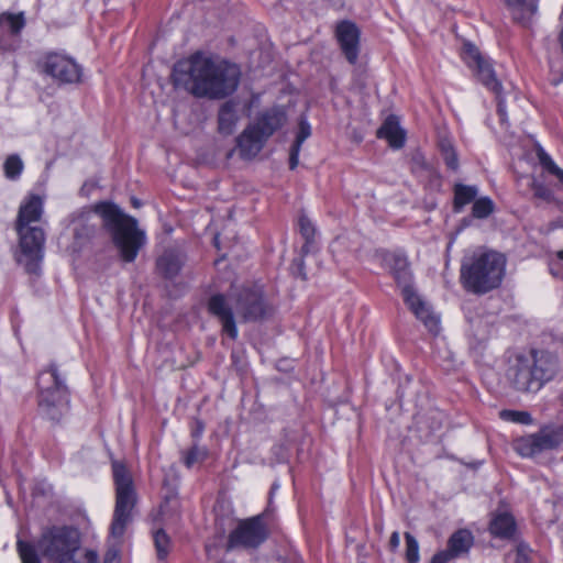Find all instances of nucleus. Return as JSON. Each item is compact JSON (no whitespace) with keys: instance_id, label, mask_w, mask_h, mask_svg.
<instances>
[{"instance_id":"nucleus-32","label":"nucleus","mask_w":563,"mask_h":563,"mask_svg":"<svg viewBox=\"0 0 563 563\" xmlns=\"http://www.w3.org/2000/svg\"><path fill=\"white\" fill-rule=\"evenodd\" d=\"M18 551L22 563H41L35 548L23 541H18Z\"/></svg>"},{"instance_id":"nucleus-6","label":"nucleus","mask_w":563,"mask_h":563,"mask_svg":"<svg viewBox=\"0 0 563 563\" xmlns=\"http://www.w3.org/2000/svg\"><path fill=\"white\" fill-rule=\"evenodd\" d=\"M506 268V258L498 252H486L464 263L461 268V279L466 289L484 294L498 287Z\"/></svg>"},{"instance_id":"nucleus-42","label":"nucleus","mask_w":563,"mask_h":563,"mask_svg":"<svg viewBox=\"0 0 563 563\" xmlns=\"http://www.w3.org/2000/svg\"><path fill=\"white\" fill-rule=\"evenodd\" d=\"M300 148L301 147H299V145H292L291 146L290 157H289L290 169H295L297 167V165H298V158H299Z\"/></svg>"},{"instance_id":"nucleus-16","label":"nucleus","mask_w":563,"mask_h":563,"mask_svg":"<svg viewBox=\"0 0 563 563\" xmlns=\"http://www.w3.org/2000/svg\"><path fill=\"white\" fill-rule=\"evenodd\" d=\"M44 212V199L38 195L30 194L20 205L15 228L41 227Z\"/></svg>"},{"instance_id":"nucleus-7","label":"nucleus","mask_w":563,"mask_h":563,"mask_svg":"<svg viewBox=\"0 0 563 563\" xmlns=\"http://www.w3.org/2000/svg\"><path fill=\"white\" fill-rule=\"evenodd\" d=\"M112 476L115 488V506L111 523V536L121 538L132 520L137 494L133 477L126 466L118 461L112 463Z\"/></svg>"},{"instance_id":"nucleus-26","label":"nucleus","mask_w":563,"mask_h":563,"mask_svg":"<svg viewBox=\"0 0 563 563\" xmlns=\"http://www.w3.org/2000/svg\"><path fill=\"white\" fill-rule=\"evenodd\" d=\"M473 544V536L467 530H459L449 540V548L455 555L467 553Z\"/></svg>"},{"instance_id":"nucleus-24","label":"nucleus","mask_w":563,"mask_h":563,"mask_svg":"<svg viewBox=\"0 0 563 563\" xmlns=\"http://www.w3.org/2000/svg\"><path fill=\"white\" fill-rule=\"evenodd\" d=\"M514 18L519 21L530 19L537 10V0H505Z\"/></svg>"},{"instance_id":"nucleus-9","label":"nucleus","mask_w":563,"mask_h":563,"mask_svg":"<svg viewBox=\"0 0 563 563\" xmlns=\"http://www.w3.org/2000/svg\"><path fill=\"white\" fill-rule=\"evenodd\" d=\"M15 230L19 236L16 261L29 273H36L44 256V231L41 227H21Z\"/></svg>"},{"instance_id":"nucleus-2","label":"nucleus","mask_w":563,"mask_h":563,"mask_svg":"<svg viewBox=\"0 0 563 563\" xmlns=\"http://www.w3.org/2000/svg\"><path fill=\"white\" fill-rule=\"evenodd\" d=\"M93 212L101 217L120 257L126 263L133 262L146 241L145 233L137 228L136 220L110 202L96 205Z\"/></svg>"},{"instance_id":"nucleus-4","label":"nucleus","mask_w":563,"mask_h":563,"mask_svg":"<svg viewBox=\"0 0 563 563\" xmlns=\"http://www.w3.org/2000/svg\"><path fill=\"white\" fill-rule=\"evenodd\" d=\"M556 369L555 360L548 353L530 351L516 355L507 369V379L520 391H538Z\"/></svg>"},{"instance_id":"nucleus-20","label":"nucleus","mask_w":563,"mask_h":563,"mask_svg":"<svg viewBox=\"0 0 563 563\" xmlns=\"http://www.w3.org/2000/svg\"><path fill=\"white\" fill-rule=\"evenodd\" d=\"M489 532L499 539H511L516 533V521L506 510L496 511L489 522Z\"/></svg>"},{"instance_id":"nucleus-3","label":"nucleus","mask_w":563,"mask_h":563,"mask_svg":"<svg viewBox=\"0 0 563 563\" xmlns=\"http://www.w3.org/2000/svg\"><path fill=\"white\" fill-rule=\"evenodd\" d=\"M80 545L78 530L70 527H53L37 541L38 552L52 563H98L97 554Z\"/></svg>"},{"instance_id":"nucleus-1","label":"nucleus","mask_w":563,"mask_h":563,"mask_svg":"<svg viewBox=\"0 0 563 563\" xmlns=\"http://www.w3.org/2000/svg\"><path fill=\"white\" fill-rule=\"evenodd\" d=\"M173 78L196 97L222 99L236 90L241 70L235 64L196 53L174 66Z\"/></svg>"},{"instance_id":"nucleus-29","label":"nucleus","mask_w":563,"mask_h":563,"mask_svg":"<svg viewBox=\"0 0 563 563\" xmlns=\"http://www.w3.org/2000/svg\"><path fill=\"white\" fill-rule=\"evenodd\" d=\"M24 164L16 154L8 156L3 164L4 175L11 180L18 179L21 176Z\"/></svg>"},{"instance_id":"nucleus-39","label":"nucleus","mask_w":563,"mask_h":563,"mask_svg":"<svg viewBox=\"0 0 563 563\" xmlns=\"http://www.w3.org/2000/svg\"><path fill=\"white\" fill-rule=\"evenodd\" d=\"M310 124L306 120H301L299 123V131L297 133L294 145H299V147H301L302 143L310 136Z\"/></svg>"},{"instance_id":"nucleus-27","label":"nucleus","mask_w":563,"mask_h":563,"mask_svg":"<svg viewBox=\"0 0 563 563\" xmlns=\"http://www.w3.org/2000/svg\"><path fill=\"white\" fill-rule=\"evenodd\" d=\"M24 16L22 13H2L0 15V31L9 32L13 35L20 33L24 26Z\"/></svg>"},{"instance_id":"nucleus-49","label":"nucleus","mask_w":563,"mask_h":563,"mask_svg":"<svg viewBox=\"0 0 563 563\" xmlns=\"http://www.w3.org/2000/svg\"><path fill=\"white\" fill-rule=\"evenodd\" d=\"M558 256H559L560 260L563 261V250L558 253Z\"/></svg>"},{"instance_id":"nucleus-35","label":"nucleus","mask_w":563,"mask_h":563,"mask_svg":"<svg viewBox=\"0 0 563 563\" xmlns=\"http://www.w3.org/2000/svg\"><path fill=\"white\" fill-rule=\"evenodd\" d=\"M538 156L541 165L563 183V169H561L543 150L538 152Z\"/></svg>"},{"instance_id":"nucleus-28","label":"nucleus","mask_w":563,"mask_h":563,"mask_svg":"<svg viewBox=\"0 0 563 563\" xmlns=\"http://www.w3.org/2000/svg\"><path fill=\"white\" fill-rule=\"evenodd\" d=\"M477 196V188L474 186L456 185L454 188V205L456 210H461Z\"/></svg>"},{"instance_id":"nucleus-14","label":"nucleus","mask_w":563,"mask_h":563,"mask_svg":"<svg viewBox=\"0 0 563 563\" xmlns=\"http://www.w3.org/2000/svg\"><path fill=\"white\" fill-rule=\"evenodd\" d=\"M235 311L244 320H258L267 313V307L263 299L262 289H243L235 299Z\"/></svg>"},{"instance_id":"nucleus-12","label":"nucleus","mask_w":563,"mask_h":563,"mask_svg":"<svg viewBox=\"0 0 563 563\" xmlns=\"http://www.w3.org/2000/svg\"><path fill=\"white\" fill-rule=\"evenodd\" d=\"M560 443V432L550 428H544L537 433L517 439L514 442V449L522 457H532L544 451L556 448Z\"/></svg>"},{"instance_id":"nucleus-37","label":"nucleus","mask_w":563,"mask_h":563,"mask_svg":"<svg viewBox=\"0 0 563 563\" xmlns=\"http://www.w3.org/2000/svg\"><path fill=\"white\" fill-rule=\"evenodd\" d=\"M298 225L303 239L307 242H311L313 240L316 232L314 225L311 222V220L306 214H301L298 219Z\"/></svg>"},{"instance_id":"nucleus-48","label":"nucleus","mask_w":563,"mask_h":563,"mask_svg":"<svg viewBox=\"0 0 563 563\" xmlns=\"http://www.w3.org/2000/svg\"><path fill=\"white\" fill-rule=\"evenodd\" d=\"M279 488V485L277 483H275L273 486H272V490L275 492Z\"/></svg>"},{"instance_id":"nucleus-11","label":"nucleus","mask_w":563,"mask_h":563,"mask_svg":"<svg viewBox=\"0 0 563 563\" xmlns=\"http://www.w3.org/2000/svg\"><path fill=\"white\" fill-rule=\"evenodd\" d=\"M461 56L467 67L477 76L478 80L499 98L501 85L497 80L490 63L481 54L478 48L471 43H465Z\"/></svg>"},{"instance_id":"nucleus-25","label":"nucleus","mask_w":563,"mask_h":563,"mask_svg":"<svg viewBox=\"0 0 563 563\" xmlns=\"http://www.w3.org/2000/svg\"><path fill=\"white\" fill-rule=\"evenodd\" d=\"M91 212L82 211L74 219V235L78 243H82L85 240L90 238L93 233L95 225L90 224Z\"/></svg>"},{"instance_id":"nucleus-46","label":"nucleus","mask_w":563,"mask_h":563,"mask_svg":"<svg viewBox=\"0 0 563 563\" xmlns=\"http://www.w3.org/2000/svg\"><path fill=\"white\" fill-rule=\"evenodd\" d=\"M203 427L199 426V428L194 432L195 437H199L202 433Z\"/></svg>"},{"instance_id":"nucleus-23","label":"nucleus","mask_w":563,"mask_h":563,"mask_svg":"<svg viewBox=\"0 0 563 563\" xmlns=\"http://www.w3.org/2000/svg\"><path fill=\"white\" fill-rule=\"evenodd\" d=\"M181 265H183L181 255L174 251L165 252L157 260V271L159 272V274H162L166 278L175 277L179 273Z\"/></svg>"},{"instance_id":"nucleus-13","label":"nucleus","mask_w":563,"mask_h":563,"mask_svg":"<svg viewBox=\"0 0 563 563\" xmlns=\"http://www.w3.org/2000/svg\"><path fill=\"white\" fill-rule=\"evenodd\" d=\"M41 65L45 74L60 84H76L81 79L80 66L69 56L49 53L45 55Z\"/></svg>"},{"instance_id":"nucleus-33","label":"nucleus","mask_w":563,"mask_h":563,"mask_svg":"<svg viewBox=\"0 0 563 563\" xmlns=\"http://www.w3.org/2000/svg\"><path fill=\"white\" fill-rule=\"evenodd\" d=\"M499 416L503 420L516 423L530 424L532 422V417L527 411L503 410Z\"/></svg>"},{"instance_id":"nucleus-36","label":"nucleus","mask_w":563,"mask_h":563,"mask_svg":"<svg viewBox=\"0 0 563 563\" xmlns=\"http://www.w3.org/2000/svg\"><path fill=\"white\" fill-rule=\"evenodd\" d=\"M441 152L448 167L451 169H456L459 165L457 157L452 144L449 141L441 142Z\"/></svg>"},{"instance_id":"nucleus-31","label":"nucleus","mask_w":563,"mask_h":563,"mask_svg":"<svg viewBox=\"0 0 563 563\" xmlns=\"http://www.w3.org/2000/svg\"><path fill=\"white\" fill-rule=\"evenodd\" d=\"M493 201L485 197L474 201L472 212L475 218L484 219L487 218L493 212Z\"/></svg>"},{"instance_id":"nucleus-22","label":"nucleus","mask_w":563,"mask_h":563,"mask_svg":"<svg viewBox=\"0 0 563 563\" xmlns=\"http://www.w3.org/2000/svg\"><path fill=\"white\" fill-rule=\"evenodd\" d=\"M242 108L236 101L230 100L225 102L219 111V131L222 134L230 135L233 133Z\"/></svg>"},{"instance_id":"nucleus-10","label":"nucleus","mask_w":563,"mask_h":563,"mask_svg":"<svg viewBox=\"0 0 563 563\" xmlns=\"http://www.w3.org/2000/svg\"><path fill=\"white\" fill-rule=\"evenodd\" d=\"M267 538V529L261 516L241 521L230 533L229 548L254 549Z\"/></svg>"},{"instance_id":"nucleus-40","label":"nucleus","mask_w":563,"mask_h":563,"mask_svg":"<svg viewBox=\"0 0 563 563\" xmlns=\"http://www.w3.org/2000/svg\"><path fill=\"white\" fill-rule=\"evenodd\" d=\"M454 558H457V555H455V553H453V551L448 547V550L434 554L431 563H448Z\"/></svg>"},{"instance_id":"nucleus-50","label":"nucleus","mask_w":563,"mask_h":563,"mask_svg":"<svg viewBox=\"0 0 563 563\" xmlns=\"http://www.w3.org/2000/svg\"><path fill=\"white\" fill-rule=\"evenodd\" d=\"M133 206L134 207H139L140 206V203H139V201L136 199H133Z\"/></svg>"},{"instance_id":"nucleus-18","label":"nucleus","mask_w":563,"mask_h":563,"mask_svg":"<svg viewBox=\"0 0 563 563\" xmlns=\"http://www.w3.org/2000/svg\"><path fill=\"white\" fill-rule=\"evenodd\" d=\"M266 142L267 139L257 132L255 126L249 124L238 136L236 146L242 158L251 159L262 151Z\"/></svg>"},{"instance_id":"nucleus-8","label":"nucleus","mask_w":563,"mask_h":563,"mask_svg":"<svg viewBox=\"0 0 563 563\" xmlns=\"http://www.w3.org/2000/svg\"><path fill=\"white\" fill-rule=\"evenodd\" d=\"M37 386L38 412L48 420L59 421L68 412L69 399L67 388L59 378L57 369L52 366L42 371Z\"/></svg>"},{"instance_id":"nucleus-38","label":"nucleus","mask_w":563,"mask_h":563,"mask_svg":"<svg viewBox=\"0 0 563 563\" xmlns=\"http://www.w3.org/2000/svg\"><path fill=\"white\" fill-rule=\"evenodd\" d=\"M206 456H207V450L200 449L195 445L187 453H185L184 463L187 467H191L196 463L202 461Z\"/></svg>"},{"instance_id":"nucleus-41","label":"nucleus","mask_w":563,"mask_h":563,"mask_svg":"<svg viewBox=\"0 0 563 563\" xmlns=\"http://www.w3.org/2000/svg\"><path fill=\"white\" fill-rule=\"evenodd\" d=\"M530 549L526 543H519L517 547L518 563H525L528 559Z\"/></svg>"},{"instance_id":"nucleus-21","label":"nucleus","mask_w":563,"mask_h":563,"mask_svg":"<svg viewBox=\"0 0 563 563\" xmlns=\"http://www.w3.org/2000/svg\"><path fill=\"white\" fill-rule=\"evenodd\" d=\"M378 137L385 139L394 148H400L405 144L406 133L401 129L396 117H388L377 132Z\"/></svg>"},{"instance_id":"nucleus-17","label":"nucleus","mask_w":563,"mask_h":563,"mask_svg":"<svg viewBox=\"0 0 563 563\" xmlns=\"http://www.w3.org/2000/svg\"><path fill=\"white\" fill-rule=\"evenodd\" d=\"M286 121V111L282 107H273L262 111L251 125L268 140Z\"/></svg>"},{"instance_id":"nucleus-19","label":"nucleus","mask_w":563,"mask_h":563,"mask_svg":"<svg viewBox=\"0 0 563 563\" xmlns=\"http://www.w3.org/2000/svg\"><path fill=\"white\" fill-rule=\"evenodd\" d=\"M209 310L219 318L223 331L231 338L236 339L238 329L231 308L228 306L222 295H214L209 300Z\"/></svg>"},{"instance_id":"nucleus-5","label":"nucleus","mask_w":563,"mask_h":563,"mask_svg":"<svg viewBox=\"0 0 563 563\" xmlns=\"http://www.w3.org/2000/svg\"><path fill=\"white\" fill-rule=\"evenodd\" d=\"M384 264L401 287L404 300L409 309L423 322L430 332L438 333L440 319L411 287V273L407 257L400 253H388L384 257Z\"/></svg>"},{"instance_id":"nucleus-30","label":"nucleus","mask_w":563,"mask_h":563,"mask_svg":"<svg viewBox=\"0 0 563 563\" xmlns=\"http://www.w3.org/2000/svg\"><path fill=\"white\" fill-rule=\"evenodd\" d=\"M406 540V560L408 563H418L420 560L419 555V543L417 539L409 532L405 533Z\"/></svg>"},{"instance_id":"nucleus-15","label":"nucleus","mask_w":563,"mask_h":563,"mask_svg":"<svg viewBox=\"0 0 563 563\" xmlns=\"http://www.w3.org/2000/svg\"><path fill=\"white\" fill-rule=\"evenodd\" d=\"M335 35L340 47L351 64H355L360 51V30L349 21H343L338 24Z\"/></svg>"},{"instance_id":"nucleus-44","label":"nucleus","mask_w":563,"mask_h":563,"mask_svg":"<svg viewBox=\"0 0 563 563\" xmlns=\"http://www.w3.org/2000/svg\"><path fill=\"white\" fill-rule=\"evenodd\" d=\"M534 194H536V196H538L544 200H550L552 197L550 190L542 188V187H537L534 190Z\"/></svg>"},{"instance_id":"nucleus-45","label":"nucleus","mask_w":563,"mask_h":563,"mask_svg":"<svg viewBox=\"0 0 563 563\" xmlns=\"http://www.w3.org/2000/svg\"><path fill=\"white\" fill-rule=\"evenodd\" d=\"M497 111H498L501 122H506L507 113H506L505 104L501 100H498Z\"/></svg>"},{"instance_id":"nucleus-43","label":"nucleus","mask_w":563,"mask_h":563,"mask_svg":"<svg viewBox=\"0 0 563 563\" xmlns=\"http://www.w3.org/2000/svg\"><path fill=\"white\" fill-rule=\"evenodd\" d=\"M400 545V536L397 531L393 532L389 539V549L396 551Z\"/></svg>"},{"instance_id":"nucleus-47","label":"nucleus","mask_w":563,"mask_h":563,"mask_svg":"<svg viewBox=\"0 0 563 563\" xmlns=\"http://www.w3.org/2000/svg\"><path fill=\"white\" fill-rule=\"evenodd\" d=\"M214 245L219 249V235L214 236Z\"/></svg>"},{"instance_id":"nucleus-34","label":"nucleus","mask_w":563,"mask_h":563,"mask_svg":"<svg viewBox=\"0 0 563 563\" xmlns=\"http://www.w3.org/2000/svg\"><path fill=\"white\" fill-rule=\"evenodd\" d=\"M154 543L159 560H164L168 554L169 538L163 530H157L154 533Z\"/></svg>"}]
</instances>
